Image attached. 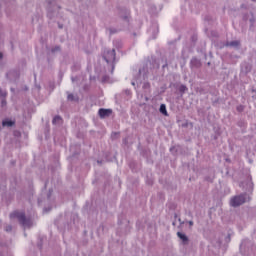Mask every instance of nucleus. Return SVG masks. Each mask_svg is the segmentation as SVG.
<instances>
[{"mask_svg":"<svg viewBox=\"0 0 256 256\" xmlns=\"http://www.w3.org/2000/svg\"><path fill=\"white\" fill-rule=\"evenodd\" d=\"M247 201H251V197H249L247 194H241L231 198L230 205L231 207H240V205L247 203Z\"/></svg>","mask_w":256,"mask_h":256,"instance_id":"nucleus-2","label":"nucleus"},{"mask_svg":"<svg viewBox=\"0 0 256 256\" xmlns=\"http://www.w3.org/2000/svg\"><path fill=\"white\" fill-rule=\"evenodd\" d=\"M1 105H2V107H5V105H7V100H5V97L2 98Z\"/></svg>","mask_w":256,"mask_h":256,"instance_id":"nucleus-14","label":"nucleus"},{"mask_svg":"<svg viewBox=\"0 0 256 256\" xmlns=\"http://www.w3.org/2000/svg\"><path fill=\"white\" fill-rule=\"evenodd\" d=\"M179 223H180V225H183V223H185V222H183L181 219H179Z\"/></svg>","mask_w":256,"mask_h":256,"instance_id":"nucleus-18","label":"nucleus"},{"mask_svg":"<svg viewBox=\"0 0 256 256\" xmlns=\"http://www.w3.org/2000/svg\"><path fill=\"white\" fill-rule=\"evenodd\" d=\"M5 231H7V233L13 231V227L11 225H7L5 228Z\"/></svg>","mask_w":256,"mask_h":256,"instance_id":"nucleus-13","label":"nucleus"},{"mask_svg":"<svg viewBox=\"0 0 256 256\" xmlns=\"http://www.w3.org/2000/svg\"><path fill=\"white\" fill-rule=\"evenodd\" d=\"M3 58V54L2 53H0V59H2Z\"/></svg>","mask_w":256,"mask_h":256,"instance_id":"nucleus-19","label":"nucleus"},{"mask_svg":"<svg viewBox=\"0 0 256 256\" xmlns=\"http://www.w3.org/2000/svg\"><path fill=\"white\" fill-rule=\"evenodd\" d=\"M10 219H18L19 223L24 227V229H29L33 225L31 219L25 217L24 212H13L10 214Z\"/></svg>","mask_w":256,"mask_h":256,"instance_id":"nucleus-1","label":"nucleus"},{"mask_svg":"<svg viewBox=\"0 0 256 256\" xmlns=\"http://www.w3.org/2000/svg\"><path fill=\"white\" fill-rule=\"evenodd\" d=\"M3 127H13V125H15V122L11 121V120H6L2 122Z\"/></svg>","mask_w":256,"mask_h":256,"instance_id":"nucleus-7","label":"nucleus"},{"mask_svg":"<svg viewBox=\"0 0 256 256\" xmlns=\"http://www.w3.org/2000/svg\"><path fill=\"white\" fill-rule=\"evenodd\" d=\"M109 31H110V33H113V32H111V29Z\"/></svg>","mask_w":256,"mask_h":256,"instance_id":"nucleus-22","label":"nucleus"},{"mask_svg":"<svg viewBox=\"0 0 256 256\" xmlns=\"http://www.w3.org/2000/svg\"><path fill=\"white\" fill-rule=\"evenodd\" d=\"M68 99H69V101H73V94H69Z\"/></svg>","mask_w":256,"mask_h":256,"instance_id":"nucleus-16","label":"nucleus"},{"mask_svg":"<svg viewBox=\"0 0 256 256\" xmlns=\"http://www.w3.org/2000/svg\"><path fill=\"white\" fill-rule=\"evenodd\" d=\"M188 224L190 225V227H193V225H194V223H193L192 220H190V221L188 222Z\"/></svg>","mask_w":256,"mask_h":256,"instance_id":"nucleus-17","label":"nucleus"},{"mask_svg":"<svg viewBox=\"0 0 256 256\" xmlns=\"http://www.w3.org/2000/svg\"><path fill=\"white\" fill-rule=\"evenodd\" d=\"M185 91H187V86L181 85V86L179 87V92H180V93H185Z\"/></svg>","mask_w":256,"mask_h":256,"instance_id":"nucleus-11","label":"nucleus"},{"mask_svg":"<svg viewBox=\"0 0 256 256\" xmlns=\"http://www.w3.org/2000/svg\"><path fill=\"white\" fill-rule=\"evenodd\" d=\"M103 58L105 59L106 63H112V61H115V49L106 50Z\"/></svg>","mask_w":256,"mask_h":256,"instance_id":"nucleus-3","label":"nucleus"},{"mask_svg":"<svg viewBox=\"0 0 256 256\" xmlns=\"http://www.w3.org/2000/svg\"><path fill=\"white\" fill-rule=\"evenodd\" d=\"M0 97H7V92L5 90L0 89Z\"/></svg>","mask_w":256,"mask_h":256,"instance_id":"nucleus-12","label":"nucleus"},{"mask_svg":"<svg viewBox=\"0 0 256 256\" xmlns=\"http://www.w3.org/2000/svg\"><path fill=\"white\" fill-rule=\"evenodd\" d=\"M6 77L9 81H17V79H19V72L17 70H10L6 74Z\"/></svg>","mask_w":256,"mask_h":256,"instance_id":"nucleus-4","label":"nucleus"},{"mask_svg":"<svg viewBox=\"0 0 256 256\" xmlns=\"http://www.w3.org/2000/svg\"><path fill=\"white\" fill-rule=\"evenodd\" d=\"M101 119H105V117H109V115H111V113H113V111L111 109H103L101 108L99 111H98Z\"/></svg>","mask_w":256,"mask_h":256,"instance_id":"nucleus-5","label":"nucleus"},{"mask_svg":"<svg viewBox=\"0 0 256 256\" xmlns=\"http://www.w3.org/2000/svg\"><path fill=\"white\" fill-rule=\"evenodd\" d=\"M160 113H162V115H167V107L165 106V104H161Z\"/></svg>","mask_w":256,"mask_h":256,"instance_id":"nucleus-10","label":"nucleus"},{"mask_svg":"<svg viewBox=\"0 0 256 256\" xmlns=\"http://www.w3.org/2000/svg\"><path fill=\"white\" fill-rule=\"evenodd\" d=\"M59 50H60V48H59V46H57L54 49H52V52L55 53V51H59Z\"/></svg>","mask_w":256,"mask_h":256,"instance_id":"nucleus-15","label":"nucleus"},{"mask_svg":"<svg viewBox=\"0 0 256 256\" xmlns=\"http://www.w3.org/2000/svg\"><path fill=\"white\" fill-rule=\"evenodd\" d=\"M226 47H239V41L227 42Z\"/></svg>","mask_w":256,"mask_h":256,"instance_id":"nucleus-8","label":"nucleus"},{"mask_svg":"<svg viewBox=\"0 0 256 256\" xmlns=\"http://www.w3.org/2000/svg\"><path fill=\"white\" fill-rule=\"evenodd\" d=\"M72 81L74 82V81H75V78H72Z\"/></svg>","mask_w":256,"mask_h":256,"instance_id":"nucleus-20","label":"nucleus"},{"mask_svg":"<svg viewBox=\"0 0 256 256\" xmlns=\"http://www.w3.org/2000/svg\"><path fill=\"white\" fill-rule=\"evenodd\" d=\"M132 85H135V82H132Z\"/></svg>","mask_w":256,"mask_h":256,"instance_id":"nucleus-21","label":"nucleus"},{"mask_svg":"<svg viewBox=\"0 0 256 256\" xmlns=\"http://www.w3.org/2000/svg\"><path fill=\"white\" fill-rule=\"evenodd\" d=\"M52 123L53 125H61V118L59 116L54 117Z\"/></svg>","mask_w":256,"mask_h":256,"instance_id":"nucleus-9","label":"nucleus"},{"mask_svg":"<svg viewBox=\"0 0 256 256\" xmlns=\"http://www.w3.org/2000/svg\"><path fill=\"white\" fill-rule=\"evenodd\" d=\"M177 237L179 239H181V241L184 243V245H186V243H188V241H189V238L184 233L177 232Z\"/></svg>","mask_w":256,"mask_h":256,"instance_id":"nucleus-6","label":"nucleus"}]
</instances>
